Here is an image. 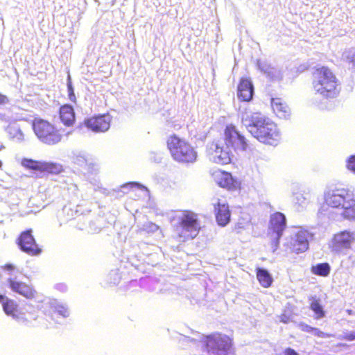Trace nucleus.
<instances>
[{"mask_svg": "<svg viewBox=\"0 0 355 355\" xmlns=\"http://www.w3.org/2000/svg\"><path fill=\"white\" fill-rule=\"evenodd\" d=\"M304 330L306 332H313V331H317V328H315V327H310V326H308V325H306L304 327Z\"/></svg>", "mask_w": 355, "mask_h": 355, "instance_id": "obj_35", "label": "nucleus"}, {"mask_svg": "<svg viewBox=\"0 0 355 355\" xmlns=\"http://www.w3.org/2000/svg\"><path fill=\"white\" fill-rule=\"evenodd\" d=\"M286 227V219L284 214L277 211L270 216L268 229L272 233L275 234L277 239L282 236Z\"/></svg>", "mask_w": 355, "mask_h": 355, "instance_id": "obj_15", "label": "nucleus"}, {"mask_svg": "<svg viewBox=\"0 0 355 355\" xmlns=\"http://www.w3.org/2000/svg\"><path fill=\"white\" fill-rule=\"evenodd\" d=\"M60 121L65 126H71L76 121L75 112L72 106L68 104L62 105L59 110Z\"/></svg>", "mask_w": 355, "mask_h": 355, "instance_id": "obj_19", "label": "nucleus"}, {"mask_svg": "<svg viewBox=\"0 0 355 355\" xmlns=\"http://www.w3.org/2000/svg\"><path fill=\"white\" fill-rule=\"evenodd\" d=\"M8 98L6 95L0 93V105H5L8 103Z\"/></svg>", "mask_w": 355, "mask_h": 355, "instance_id": "obj_33", "label": "nucleus"}, {"mask_svg": "<svg viewBox=\"0 0 355 355\" xmlns=\"http://www.w3.org/2000/svg\"><path fill=\"white\" fill-rule=\"evenodd\" d=\"M124 187H129L130 188L139 187V184L135 182H130L123 185Z\"/></svg>", "mask_w": 355, "mask_h": 355, "instance_id": "obj_36", "label": "nucleus"}, {"mask_svg": "<svg viewBox=\"0 0 355 355\" xmlns=\"http://www.w3.org/2000/svg\"><path fill=\"white\" fill-rule=\"evenodd\" d=\"M166 146L175 162L187 165L196 162L197 151L188 141L181 139L176 135H172L168 137Z\"/></svg>", "mask_w": 355, "mask_h": 355, "instance_id": "obj_4", "label": "nucleus"}, {"mask_svg": "<svg viewBox=\"0 0 355 355\" xmlns=\"http://www.w3.org/2000/svg\"><path fill=\"white\" fill-rule=\"evenodd\" d=\"M309 308L314 313V318L317 320L321 319L325 316V311L321 303L320 300L316 296H311L309 298Z\"/></svg>", "mask_w": 355, "mask_h": 355, "instance_id": "obj_21", "label": "nucleus"}, {"mask_svg": "<svg viewBox=\"0 0 355 355\" xmlns=\"http://www.w3.org/2000/svg\"><path fill=\"white\" fill-rule=\"evenodd\" d=\"M254 87L248 78H241L237 87V96L241 101L249 102L252 99Z\"/></svg>", "mask_w": 355, "mask_h": 355, "instance_id": "obj_17", "label": "nucleus"}, {"mask_svg": "<svg viewBox=\"0 0 355 355\" xmlns=\"http://www.w3.org/2000/svg\"><path fill=\"white\" fill-rule=\"evenodd\" d=\"M323 205L329 208L343 209V214L348 218H355V200L349 191L344 188L328 189L324 193Z\"/></svg>", "mask_w": 355, "mask_h": 355, "instance_id": "obj_3", "label": "nucleus"}, {"mask_svg": "<svg viewBox=\"0 0 355 355\" xmlns=\"http://www.w3.org/2000/svg\"><path fill=\"white\" fill-rule=\"evenodd\" d=\"M209 150L212 158L216 163L225 165L231 162L230 150L232 149L226 148V146L223 143L212 142Z\"/></svg>", "mask_w": 355, "mask_h": 355, "instance_id": "obj_12", "label": "nucleus"}, {"mask_svg": "<svg viewBox=\"0 0 355 355\" xmlns=\"http://www.w3.org/2000/svg\"><path fill=\"white\" fill-rule=\"evenodd\" d=\"M201 230L198 214L185 210L180 217L178 224L174 227V232L177 237L183 241L194 239Z\"/></svg>", "mask_w": 355, "mask_h": 355, "instance_id": "obj_6", "label": "nucleus"}, {"mask_svg": "<svg viewBox=\"0 0 355 355\" xmlns=\"http://www.w3.org/2000/svg\"><path fill=\"white\" fill-rule=\"evenodd\" d=\"M280 321L283 323H288L289 322V317L283 314L280 316Z\"/></svg>", "mask_w": 355, "mask_h": 355, "instance_id": "obj_34", "label": "nucleus"}, {"mask_svg": "<svg viewBox=\"0 0 355 355\" xmlns=\"http://www.w3.org/2000/svg\"><path fill=\"white\" fill-rule=\"evenodd\" d=\"M311 270L312 273L315 275L321 277H327L330 273L331 267L329 264L327 262L320 263L315 266H312Z\"/></svg>", "mask_w": 355, "mask_h": 355, "instance_id": "obj_26", "label": "nucleus"}, {"mask_svg": "<svg viewBox=\"0 0 355 355\" xmlns=\"http://www.w3.org/2000/svg\"><path fill=\"white\" fill-rule=\"evenodd\" d=\"M214 214L217 224L219 226L225 227L230 221L231 211L227 203H221L219 199L213 204Z\"/></svg>", "mask_w": 355, "mask_h": 355, "instance_id": "obj_16", "label": "nucleus"}, {"mask_svg": "<svg viewBox=\"0 0 355 355\" xmlns=\"http://www.w3.org/2000/svg\"><path fill=\"white\" fill-rule=\"evenodd\" d=\"M83 123L85 127L94 132H105L110 128V120L107 115H97L85 119Z\"/></svg>", "mask_w": 355, "mask_h": 355, "instance_id": "obj_14", "label": "nucleus"}, {"mask_svg": "<svg viewBox=\"0 0 355 355\" xmlns=\"http://www.w3.org/2000/svg\"><path fill=\"white\" fill-rule=\"evenodd\" d=\"M346 62L352 67H355V51L347 55Z\"/></svg>", "mask_w": 355, "mask_h": 355, "instance_id": "obj_29", "label": "nucleus"}, {"mask_svg": "<svg viewBox=\"0 0 355 355\" xmlns=\"http://www.w3.org/2000/svg\"><path fill=\"white\" fill-rule=\"evenodd\" d=\"M21 164L27 170L47 175H58L64 171L61 164L52 162L24 158Z\"/></svg>", "mask_w": 355, "mask_h": 355, "instance_id": "obj_8", "label": "nucleus"}, {"mask_svg": "<svg viewBox=\"0 0 355 355\" xmlns=\"http://www.w3.org/2000/svg\"><path fill=\"white\" fill-rule=\"evenodd\" d=\"M343 338V340H347V341L354 340H355V331L345 333V334H344Z\"/></svg>", "mask_w": 355, "mask_h": 355, "instance_id": "obj_31", "label": "nucleus"}, {"mask_svg": "<svg viewBox=\"0 0 355 355\" xmlns=\"http://www.w3.org/2000/svg\"><path fill=\"white\" fill-rule=\"evenodd\" d=\"M5 299V296L3 295L0 294V302H3Z\"/></svg>", "mask_w": 355, "mask_h": 355, "instance_id": "obj_38", "label": "nucleus"}, {"mask_svg": "<svg viewBox=\"0 0 355 355\" xmlns=\"http://www.w3.org/2000/svg\"><path fill=\"white\" fill-rule=\"evenodd\" d=\"M347 168L355 173V155H352L348 158Z\"/></svg>", "mask_w": 355, "mask_h": 355, "instance_id": "obj_28", "label": "nucleus"}, {"mask_svg": "<svg viewBox=\"0 0 355 355\" xmlns=\"http://www.w3.org/2000/svg\"><path fill=\"white\" fill-rule=\"evenodd\" d=\"M309 248V242L304 239H295L291 243V250L296 254L305 252Z\"/></svg>", "mask_w": 355, "mask_h": 355, "instance_id": "obj_25", "label": "nucleus"}, {"mask_svg": "<svg viewBox=\"0 0 355 355\" xmlns=\"http://www.w3.org/2000/svg\"><path fill=\"white\" fill-rule=\"evenodd\" d=\"M281 355H299V354L291 347L286 348Z\"/></svg>", "mask_w": 355, "mask_h": 355, "instance_id": "obj_32", "label": "nucleus"}, {"mask_svg": "<svg viewBox=\"0 0 355 355\" xmlns=\"http://www.w3.org/2000/svg\"><path fill=\"white\" fill-rule=\"evenodd\" d=\"M312 85L314 90L325 98H335L340 92L338 79L333 71L326 66L315 68Z\"/></svg>", "mask_w": 355, "mask_h": 355, "instance_id": "obj_2", "label": "nucleus"}, {"mask_svg": "<svg viewBox=\"0 0 355 355\" xmlns=\"http://www.w3.org/2000/svg\"><path fill=\"white\" fill-rule=\"evenodd\" d=\"M67 88H68V92H69V98L71 101L74 102L76 101V96H75V94L73 92V89L71 82L68 83Z\"/></svg>", "mask_w": 355, "mask_h": 355, "instance_id": "obj_30", "label": "nucleus"}, {"mask_svg": "<svg viewBox=\"0 0 355 355\" xmlns=\"http://www.w3.org/2000/svg\"><path fill=\"white\" fill-rule=\"evenodd\" d=\"M1 166H2V162H1V161L0 160V168H1Z\"/></svg>", "mask_w": 355, "mask_h": 355, "instance_id": "obj_39", "label": "nucleus"}, {"mask_svg": "<svg viewBox=\"0 0 355 355\" xmlns=\"http://www.w3.org/2000/svg\"><path fill=\"white\" fill-rule=\"evenodd\" d=\"M256 276L259 283L263 288H268L272 286L273 279L267 270L260 268H257Z\"/></svg>", "mask_w": 355, "mask_h": 355, "instance_id": "obj_23", "label": "nucleus"}, {"mask_svg": "<svg viewBox=\"0 0 355 355\" xmlns=\"http://www.w3.org/2000/svg\"><path fill=\"white\" fill-rule=\"evenodd\" d=\"M32 128L37 139L44 144L55 145L62 139L61 130L48 120L35 118L32 122Z\"/></svg>", "mask_w": 355, "mask_h": 355, "instance_id": "obj_5", "label": "nucleus"}, {"mask_svg": "<svg viewBox=\"0 0 355 355\" xmlns=\"http://www.w3.org/2000/svg\"><path fill=\"white\" fill-rule=\"evenodd\" d=\"M223 144L227 149L234 151L246 150L248 144L245 137L241 135L233 125H228L225 127L223 133Z\"/></svg>", "mask_w": 355, "mask_h": 355, "instance_id": "obj_9", "label": "nucleus"}, {"mask_svg": "<svg viewBox=\"0 0 355 355\" xmlns=\"http://www.w3.org/2000/svg\"><path fill=\"white\" fill-rule=\"evenodd\" d=\"M8 132L10 137L13 140L21 141L24 139V134L19 127L9 126Z\"/></svg>", "mask_w": 355, "mask_h": 355, "instance_id": "obj_27", "label": "nucleus"}, {"mask_svg": "<svg viewBox=\"0 0 355 355\" xmlns=\"http://www.w3.org/2000/svg\"><path fill=\"white\" fill-rule=\"evenodd\" d=\"M313 333H314L316 336H319V337H322V336H323V334H323V332H322L321 331L318 330V329H317V331H313Z\"/></svg>", "mask_w": 355, "mask_h": 355, "instance_id": "obj_37", "label": "nucleus"}, {"mask_svg": "<svg viewBox=\"0 0 355 355\" xmlns=\"http://www.w3.org/2000/svg\"><path fill=\"white\" fill-rule=\"evenodd\" d=\"M217 341V355L220 352L227 354L233 346V339L230 336L220 333V336Z\"/></svg>", "mask_w": 355, "mask_h": 355, "instance_id": "obj_22", "label": "nucleus"}, {"mask_svg": "<svg viewBox=\"0 0 355 355\" xmlns=\"http://www.w3.org/2000/svg\"><path fill=\"white\" fill-rule=\"evenodd\" d=\"M270 104L273 112L278 118L282 119H288L290 118L291 115V109L282 98H272Z\"/></svg>", "mask_w": 355, "mask_h": 355, "instance_id": "obj_18", "label": "nucleus"}, {"mask_svg": "<svg viewBox=\"0 0 355 355\" xmlns=\"http://www.w3.org/2000/svg\"><path fill=\"white\" fill-rule=\"evenodd\" d=\"M220 333H213L202 338L201 342L204 349L209 354L217 355V341Z\"/></svg>", "mask_w": 355, "mask_h": 355, "instance_id": "obj_20", "label": "nucleus"}, {"mask_svg": "<svg viewBox=\"0 0 355 355\" xmlns=\"http://www.w3.org/2000/svg\"><path fill=\"white\" fill-rule=\"evenodd\" d=\"M243 121L249 132L261 143L275 146L281 139L275 123L261 112H253Z\"/></svg>", "mask_w": 355, "mask_h": 355, "instance_id": "obj_1", "label": "nucleus"}, {"mask_svg": "<svg viewBox=\"0 0 355 355\" xmlns=\"http://www.w3.org/2000/svg\"><path fill=\"white\" fill-rule=\"evenodd\" d=\"M211 175L214 182L221 188L229 191L235 190L239 188L237 180L229 172L216 169L211 171Z\"/></svg>", "mask_w": 355, "mask_h": 355, "instance_id": "obj_11", "label": "nucleus"}, {"mask_svg": "<svg viewBox=\"0 0 355 355\" xmlns=\"http://www.w3.org/2000/svg\"><path fill=\"white\" fill-rule=\"evenodd\" d=\"M3 309L7 315L15 318H18L21 315L18 304L13 300L6 299L3 303Z\"/></svg>", "mask_w": 355, "mask_h": 355, "instance_id": "obj_24", "label": "nucleus"}, {"mask_svg": "<svg viewBox=\"0 0 355 355\" xmlns=\"http://www.w3.org/2000/svg\"><path fill=\"white\" fill-rule=\"evenodd\" d=\"M1 269L8 272L10 275L7 279V285L14 293H16L27 299H34L37 293L31 284L21 281L19 277L12 272L17 270V266L12 263H6L1 266Z\"/></svg>", "mask_w": 355, "mask_h": 355, "instance_id": "obj_7", "label": "nucleus"}, {"mask_svg": "<svg viewBox=\"0 0 355 355\" xmlns=\"http://www.w3.org/2000/svg\"><path fill=\"white\" fill-rule=\"evenodd\" d=\"M355 242V235L353 232L344 230L334 235L332 246L336 251L349 249Z\"/></svg>", "mask_w": 355, "mask_h": 355, "instance_id": "obj_13", "label": "nucleus"}, {"mask_svg": "<svg viewBox=\"0 0 355 355\" xmlns=\"http://www.w3.org/2000/svg\"><path fill=\"white\" fill-rule=\"evenodd\" d=\"M19 249L30 256H38L42 254V248L36 242L32 234V230L21 232L16 241Z\"/></svg>", "mask_w": 355, "mask_h": 355, "instance_id": "obj_10", "label": "nucleus"}]
</instances>
